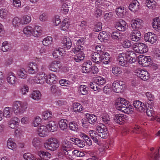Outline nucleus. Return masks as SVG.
I'll return each instance as SVG.
<instances>
[{
	"label": "nucleus",
	"instance_id": "nucleus-1",
	"mask_svg": "<svg viewBox=\"0 0 160 160\" xmlns=\"http://www.w3.org/2000/svg\"><path fill=\"white\" fill-rule=\"evenodd\" d=\"M97 131L99 133L98 134L95 131L92 130L90 131V136L93 142L96 143H98V140L99 137L103 138H106L108 137V132L106 127L103 124L101 125L100 124L96 127Z\"/></svg>",
	"mask_w": 160,
	"mask_h": 160
},
{
	"label": "nucleus",
	"instance_id": "nucleus-2",
	"mask_svg": "<svg viewBox=\"0 0 160 160\" xmlns=\"http://www.w3.org/2000/svg\"><path fill=\"white\" fill-rule=\"evenodd\" d=\"M110 57L108 52H103L101 55L97 52L92 53L90 59L93 62L97 64L102 63L104 64H108L110 62Z\"/></svg>",
	"mask_w": 160,
	"mask_h": 160
},
{
	"label": "nucleus",
	"instance_id": "nucleus-3",
	"mask_svg": "<svg viewBox=\"0 0 160 160\" xmlns=\"http://www.w3.org/2000/svg\"><path fill=\"white\" fill-rule=\"evenodd\" d=\"M115 107L118 110L126 113H129L132 111V106L129 104L128 101L123 98H119L117 99Z\"/></svg>",
	"mask_w": 160,
	"mask_h": 160
},
{
	"label": "nucleus",
	"instance_id": "nucleus-4",
	"mask_svg": "<svg viewBox=\"0 0 160 160\" xmlns=\"http://www.w3.org/2000/svg\"><path fill=\"white\" fill-rule=\"evenodd\" d=\"M28 107V104L27 102L17 101L13 102L12 109L14 113L17 115L25 112Z\"/></svg>",
	"mask_w": 160,
	"mask_h": 160
},
{
	"label": "nucleus",
	"instance_id": "nucleus-5",
	"mask_svg": "<svg viewBox=\"0 0 160 160\" xmlns=\"http://www.w3.org/2000/svg\"><path fill=\"white\" fill-rule=\"evenodd\" d=\"M45 148L48 150L54 151L58 149L60 146L59 141L55 138H50L47 140L44 144Z\"/></svg>",
	"mask_w": 160,
	"mask_h": 160
},
{
	"label": "nucleus",
	"instance_id": "nucleus-6",
	"mask_svg": "<svg viewBox=\"0 0 160 160\" xmlns=\"http://www.w3.org/2000/svg\"><path fill=\"white\" fill-rule=\"evenodd\" d=\"M133 49L136 52L143 53L147 52L148 49L147 45L142 43L136 42L132 45Z\"/></svg>",
	"mask_w": 160,
	"mask_h": 160
},
{
	"label": "nucleus",
	"instance_id": "nucleus-7",
	"mask_svg": "<svg viewBox=\"0 0 160 160\" xmlns=\"http://www.w3.org/2000/svg\"><path fill=\"white\" fill-rule=\"evenodd\" d=\"M47 75L42 72L38 73L33 79L34 82L37 84H42L45 82H46Z\"/></svg>",
	"mask_w": 160,
	"mask_h": 160
},
{
	"label": "nucleus",
	"instance_id": "nucleus-8",
	"mask_svg": "<svg viewBox=\"0 0 160 160\" xmlns=\"http://www.w3.org/2000/svg\"><path fill=\"white\" fill-rule=\"evenodd\" d=\"M73 52L75 53L76 52L78 53L76 54L74 58V60L77 62H80L82 61L85 58V55L83 50H82L79 48H73Z\"/></svg>",
	"mask_w": 160,
	"mask_h": 160
},
{
	"label": "nucleus",
	"instance_id": "nucleus-9",
	"mask_svg": "<svg viewBox=\"0 0 160 160\" xmlns=\"http://www.w3.org/2000/svg\"><path fill=\"white\" fill-rule=\"evenodd\" d=\"M125 87L124 82L122 81H114L112 84V88L114 92L119 93Z\"/></svg>",
	"mask_w": 160,
	"mask_h": 160
},
{
	"label": "nucleus",
	"instance_id": "nucleus-10",
	"mask_svg": "<svg viewBox=\"0 0 160 160\" xmlns=\"http://www.w3.org/2000/svg\"><path fill=\"white\" fill-rule=\"evenodd\" d=\"M61 67L60 62L59 61H54L49 64L48 68L52 71L57 72L59 71Z\"/></svg>",
	"mask_w": 160,
	"mask_h": 160
},
{
	"label": "nucleus",
	"instance_id": "nucleus-11",
	"mask_svg": "<svg viewBox=\"0 0 160 160\" xmlns=\"http://www.w3.org/2000/svg\"><path fill=\"white\" fill-rule=\"evenodd\" d=\"M72 146V144L68 141L64 140L62 142V149L63 150L65 155H68V151L71 150Z\"/></svg>",
	"mask_w": 160,
	"mask_h": 160
},
{
	"label": "nucleus",
	"instance_id": "nucleus-12",
	"mask_svg": "<svg viewBox=\"0 0 160 160\" xmlns=\"http://www.w3.org/2000/svg\"><path fill=\"white\" fill-rule=\"evenodd\" d=\"M157 37L151 32H148L144 35V40L146 42L153 44L157 40Z\"/></svg>",
	"mask_w": 160,
	"mask_h": 160
},
{
	"label": "nucleus",
	"instance_id": "nucleus-13",
	"mask_svg": "<svg viewBox=\"0 0 160 160\" xmlns=\"http://www.w3.org/2000/svg\"><path fill=\"white\" fill-rule=\"evenodd\" d=\"M135 73L136 76L144 81L149 79V73L147 71L138 69L135 71Z\"/></svg>",
	"mask_w": 160,
	"mask_h": 160
},
{
	"label": "nucleus",
	"instance_id": "nucleus-14",
	"mask_svg": "<svg viewBox=\"0 0 160 160\" xmlns=\"http://www.w3.org/2000/svg\"><path fill=\"white\" fill-rule=\"evenodd\" d=\"M17 78L15 74L12 72H10L8 74L7 80L10 85L15 86L17 84Z\"/></svg>",
	"mask_w": 160,
	"mask_h": 160
},
{
	"label": "nucleus",
	"instance_id": "nucleus-15",
	"mask_svg": "<svg viewBox=\"0 0 160 160\" xmlns=\"http://www.w3.org/2000/svg\"><path fill=\"white\" fill-rule=\"evenodd\" d=\"M125 55L122 53L119 54L117 58V62L118 64L123 67H127L128 65V60L125 57Z\"/></svg>",
	"mask_w": 160,
	"mask_h": 160
},
{
	"label": "nucleus",
	"instance_id": "nucleus-16",
	"mask_svg": "<svg viewBox=\"0 0 160 160\" xmlns=\"http://www.w3.org/2000/svg\"><path fill=\"white\" fill-rule=\"evenodd\" d=\"M130 35L131 39L134 41L138 42L141 38L140 32L137 30H133L131 32Z\"/></svg>",
	"mask_w": 160,
	"mask_h": 160
},
{
	"label": "nucleus",
	"instance_id": "nucleus-17",
	"mask_svg": "<svg viewBox=\"0 0 160 160\" xmlns=\"http://www.w3.org/2000/svg\"><path fill=\"white\" fill-rule=\"evenodd\" d=\"M133 105L134 108L140 112H143L145 111L146 107L143 103L139 100H136L133 102Z\"/></svg>",
	"mask_w": 160,
	"mask_h": 160
},
{
	"label": "nucleus",
	"instance_id": "nucleus-18",
	"mask_svg": "<svg viewBox=\"0 0 160 160\" xmlns=\"http://www.w3.org/2000/svg\"><path fill=\"white\" fill-rule=\"evenodd\" d=\"M39 157L37 159L39 160H48L52 157L51 154L49 152L40 151L38 153Z\"/></svg>",
	"mask_w": 160,
	"mask_h": 160
},
{
	"label": "nucleus",
	"instance_id": "nucleus-19",
	"mask_svg": "<svg viewBox=\"0 0 160 160\" xmlns=\"http://www.w3.org/2000/svg\"><path fill=\"white\" fill-rule=\"evenodd\" d=\"M48 131V127L44 125L41 126L38 130V135L40 137H42L47 136Z\"/></svg>",
	"mask_w": 160,
	"mask_h": 160
},
{
	"label": "nucleus",
	"instance_id": "nucleus-20",
	"mask_svg": "<svg viewBox=\"0 0 160 160\" xmlns=\"http://www.w3.org/2000/svg\"><path fill=\"white\" fill-rule=\"evenodd\" d=\"M92 62L89 60L84 62L82 66V69L83 73H88L91 72Z\"/></svg>",
	"mask_w": 160,
	"mask_h": 160
},
{
	"label": "nucleus",
	"instance_id": "nucleus-21",
	"mask_svg": "<svg viewBox=\"0 0 160 160\" xmlns=\"http://www.w3.org/2000/svg\"><path fill=\"white\" fill-rule=\"evenodd\" d=\"M38 71L37 66L35 62H32L30 63L28 68V72L30 74H33Z\"/></svg>",
	"mask_w": 160,
	"mask_h": 160
},
{
	"label": "nucleus",
	"instance_id": "nucleus-22",
	"mask_svg": "<svg viewBox=\"0 0 160 160\" xmlns=\"http://www.w3.org/2000/svg\"><path fill=\"white\" fill-rule=\"evenodd\" d=\"M115 26L119 31H124L126 29V22L124 20H121L116 22Z\"/></svg>",
	"mask_w": 160,
	"mask_h": 160
},
{
	"label": "nucleus",
	"instance_id": "nucleus-23",
	"mask_svg": "<svg viewBox=\"0 0 160 160\" xmlns=\"http://www.w3.org/2000/svg\"><path fill=\"white\" fill-rule=\"evenodd\" d=\"M129 9L133 12H135L138 10L139 8V3L137 0L132 1L129 6Z\"/></svg>",
	"mask_w": 160,
	"mask_h": 160
},
{
	"label": "nucleus",
	"instance_id": "nucleus-24",
	"mask_svg": "<svg viewBox=\"0 0 160 160\" xmlns=\"http://www.w3.org/2000/svg\"><path fill=\"white\" fill-rule=\"evenodd\" d=\"M63 47L65 49H69L72 46L71 39L68 37H65L62 40Z\"/></svg>",
	"mask_w": 160,
	"mask_h": 160
},
{
	"label": "nucleus",
	"instance_id": "nucleus-25",
	"mask_svg": "<svg viewBox=\"0 0 160 160\" xmlns=\"http://www.w3.org/2000/svg\"><path fill=\"white\" fill-rule=\"evenodd\" d=\"M152 26L153 28L158 32L160 31V17L153 19Z\"/></svg>",
	"mask_w": 160,
	"mask_h": 160
},
{
	"label": "nucleus",
	"instance_id": "nucleus-26",
	"mask_svg": "<svg viewBox=\"0 0 160 160\" xmlns=\"http://www.w3.org/2000/svg\"><path fill=\"white\" fill-rule=\"evenodd\" d=\"M32 144L33 146L36 149H39L42 146L41 139L39 138H34L32 140Z\"/></svg>",
	"mask_w": 160,
	"mask_h": 160
},
{
	"label": "nucleus",
	"instance_id": "nucleus-27",
	"mask_svg": "<svg viewBox=\"0 0 160 160\" xmlns=\"http://www.w3.org/2000/svg\"><path fill=\"white\" fill-rule=\"evenodd\" d=\"M142 21L140 19H137L132 20L131 22L132 28L134 29H138L140 28Z\"/></svg>",
	"mask_w": 160,
	"mask_h": 160
},
{
	"label": "nucleus",
	"instance_id": "nucleus-28",
	"mask_svg": "<svg viewBox=\"0 0 160 160\" xmlns=\"http://www.w3.org/2000/svg\"><path fill=\"white\" fill-rule=\"evenodd\" d=\"M17 74L18 78L22 79H25L28 76L27 72L23 68L19 69L17 72Z\"/></svg>",
	"mask_w": 160,
	"mask_h": 160
},
{
	"label": "nucleus",
	"instance_id": "nucleus-29",
	"mask_svg": "<svg viewBox=\"0 0 160 160\" xmlns=\"http://www.w3.org/2000/svg\"><path fill=\"white\" fill-rule=\"evenodd\" d=\"M12 24L13 26L18 28L21 25H23L22 19L18 17H15L12 21Z\"/></svg>",
	"mask_w": 160,
	"mask_h": 160
},
{
	"label": "nucleus",
	"instance_id": "nucleus-30",
	"mask_svg": "<svg viewBox=\"0 0 160 160\" xmlns=\"http://www.w3.org/2000/svg\"><path fill=\"white\" fill-rule=\"evenodd\" d=\"M7 146L10 149L15 150L17 148L16 144L14 141V139L12 138H9L7 142Z\"/></svg>",
	"mask_w": 160,
	"mask_h": 160
},
{
	"label": "nucleus",
	"instance_id": "nucleus-31",
	"mask_svg": "<svg viewBox=\"0 0 160 160\" xmlns=\"http://www.w3.org/2000/svg\"><path fill=\"white\" fill-rule=\"evenodd\" d=\"M47 127L49 131L54 132L57 130V126L55 122L53 121H49Z\"/></svg>",
	"mask_w": 160,
	"mask_h": 160
},
{
	"label": "nucleus",
	"instance_id": "nucleus-32",
	"mask_svg": "<svg viewBox=\"0 0 160 160\" xmlns=\"http://www.w3.org/2000/svg\"><path fill=\"white\" fill-rule=\"evenodd\" d=\"M85 115L87 118V122L93 124L96 122L97 118L94 114L87 113Z\"/></svg>",
	"mask_w": 160,
	"mask_h": 160
},
{
	"label": "nucleus",
	"instance_id": "nucleus-33",
	"mask_svg": "<svg viewBox=\"0 0 160 160\" xmlns=\"http://www.w3.org/2000/svg\"><path fill=\"white\" fill-rule=\"evenodd\" d=\"M126 12L124 7H120L116 10V14L120 18H123L125 16Z\"/></svg>",
	"mask_w": 160,
	"mask_h": 160
},
{
	"label": "nucleus",
	"instance_id": "nucleus-34",
	"mask_svg": "<svg viewBox=\"0 0 160 160\" xmlns=\"http://www.w3.org/2000/svg\"><path fill=\"white\" fill-rule=\"evenodd\" d=\"M53 39L51 37H48L44 38L42 41V43L45 46L49 47L52 44Z\"/></svg>",
	"mask_w": 160,
	"mask_h": 160
},
{
	"label": "nucleus",
	"instance_id": "nucleus-35",
	"mask_svg": "<svg viewBox=\"0 0 160 160\" xmlns=\"http://www.w3.org/2000/svg\"><path fill=\"white\" fill-rule=\"evenodd\" d=\"M122 53L125 55V57L128 60L129 62L132 63L134 62V61H132L133 59L132 57V56L134 54L133 51H127L125 53L123 52Z\"/></svg>",
	"mask_w": 160,
	"mask_h": 160
},
{
	"label": "nucleus",
	"instance_id": "nucleus-36",
	"mask_svg": "<svg viewBox=\"0 0 160 160\" xmlns=\"http://www.w3.org/2000/svg\"><path fill=\"white\" fill-rule=\"evenodd\" d=\"M122 53L125 55V57L128 60L129 62L132 63L134 62V61H132L133 59L132 57V56L134 54L133 51H127L125 53L123 52Z\"/></svg>",
	"mask_w": 160,
	"mask_h": 160
},
{
	"label": "nucleus",
	"instance_id": "nucleus-37",
	"mask_svg": "<svg viewBox=\"0 0 160 160\" xmlns=\"http://www.w3.org/2000/svg\"><path fill=\"white\" fill-rule=\"evenodd\" d=\"M42 27L40 26H35L33 29V35L36 37L40 36L42 34Z\"/></svg>",
	"mask_w": 160,
	"mask_h": 160
},
{
	"label": "nucleus",
	"instance_id": "nucleus-38",
	"mask_svg": "<svg viewBox=\"0 0 160 160\" xmlns=\"http://www.w3.org/2000/svg\"><path fill=\"white\" fill-rule=\"evenodd\" d=\"M93 81H94V83H96V84L100 88L102 85L105 84L106 82L105 79L101 77H97Z\"/></svg>",
	"mask_w": 160,
	"mask_h": 160
},
{
	"label": "nucleus",
	"instance_id": "nucleus-39",
	"mask_svg": "<svg viewBox=\"0 0 160 160\" xmlns=\"http://www.w3.org/2000/svg\"><path fill=\"white\" fill-rule=\"evenodd\" d=\"M67 122L68 123V121L66 119H62L59 122V127L61 130H64L68 128Z\"/></svg>",
	"mask_w": 160,
	"mask_h": 160
},
{
	"label": "nucleus",
	"instance_id": "nucleus-40",
	"mask_svg": "<svg viewBox=\"0 0 160 160\" xmlns=\"http://www.w3.org/2000/svg\"><path fill=\"white\" fill-rule=\"evenodd\" d=\"M12 48L11 44L8 41L3 42L2 44L1 50L3 52H6L10 50Z\"/></svg>",
	"mask_w": 160,
	"mask_h": 160
},
{
	"label": "nucleus",
	"instance_id": "nucleus-41",
	"mask_svg": "<svg viewBox=\"0 0 160 160\" xmlns=\"http://www.w3.org/2000/svg\"><path fill=\"white\" fill-rule=\"evenodd\" d=\"M156 2L154 0H147L146 4L149 9L152 10L155 9Z\"/></svg>",
	"mask_w": 160,
	"mask_h": 160
},
{
	"label": "nucleus",
	"instance_id": "nucleus-42",
	"mask_svg": "<svg viewBox=\"0 0 160 160\" xmlns=\"http://www.w3.org/2000/svg\"><path fill=\"white\" fill-rule=\"evenodd\" d=\"M23 32L27 37H30L33 35V28L31 26H28L25 27L23 29Z\"/></svg>",
	"mask_w": 160,
	"mask_h": 160
},
{
	"label": "nucleus",
	"instance_id": "nucleus-43",
	"mask_svg": "<svg viewBox=\"0 0 160 160\" xmlns=\"http://www.w3.org/2000/svg\"><path fill=\"white\" fill-rule=\"evenodd\" d=\"M79 136L83 139L84 140L85 142L89 146L92 145V142L91 139L89 137L82 132H80L79 134Z\"/></svg>",
	"mask_w": 160,
	"mask_h": 160
},
{
	"label": "nucleus",
	"instance_id": "nucleus-44",
	"mask_svg": "<svg viewBox=\"0 0 160 160\" xmlns=\"http://www.w3.org/2000/svg\"><path fill=\"white\" fill-rule=\"evenodd\" d=\"M30 97L33 99L38 101L40 99L41 94L38 91H35L30 94Z\"/></svg>",
	"mask_w": 160,
	"mask_h": 160
},
{
	"label": "nucleus",
	"instance_id": "nucleus-45",
	"mask_svg": "<svg viewBox=\"0 0 160 160\" xmlns=\"http://www.w3.org/2000/svg\"><path fill=\"white\" fill-rule=\"evenodd\" d=\"M70 25L68 19L65 18L62 22V25L60 26V29L62 30L67 31L69 28Z\"/></svg>",
	"mask_w": 160,
	"mask_h": 160
},
{
	"label": "nucleus",
	"instance_id": "nucleus-46",
	"mask_svg": "<svg viewBox=\"0 0 160 160\" xmlns=\"http://www.w3.org/2000/svg\"><path fill=\"white\" fill-rule=\"evenodd\" d=\"M98 38L101 42L107 40L108 38V33L106 31L101 32L98 35Z\"/></svg>",
	"mask_w": 160,
	"mask_h": 160
},
{
	"label": "nucleus",
	"instance_id": "nucleus-47",
	"mask_svg": "<svg viewBox=\"0 0 160 160\" xmlns=\"http://www.w3.org/2000/svg\"><path fill=\"white\" fill-rule=\"evenodd\" d=\"M46 83L48 84H51L57 79L56 76L53 73H50L46 77Z\"/></svg>",
	"mask_w": 160,
	"mask_h": 160
},
{
	"label": "nucleus",
	"instance_id": "nucleus-48",
	"mask_svg": "<svg viewBox=\"0 0 160 160\" xmlns=\"http://www.w3.org/2000/svg\"><path fill=\"white\" fill-rule=\"evenodd\" d=\"M11 107H5L3 111V116L7 118H10L12 114V112L11 111Z\"/></svg>",
	"mask_w": 160,
	"mask_h": 160
},
{
	"label": "nucleus",
	"instance_id": "nucleus-49",
	"mask_svg": "<svg viewBox=\"0 0 160 160\" xmlns=\"http://www.w3.org/2000/svg\"><path fill=\"white\" fill-rule=\"evenodd\" d=\"M42 118L45 120H49L52 117V112L49 110L43 112L42 114Z\"/></svg>",
	"mask_w": 160,
	"mask_h": 160
},
{
	"label": "nucleus",
	"instance_id": "nucleus-50",
	"mask_svg": "<svg viewBox=\"0 0 160 160\" xmlns=\"http://www.w3.org/2000/svg\"><path fill=\"white\" fill-rule=\"evenodd\" d=\"M86 42V40L83 38H81L78 40L76 42L77 48H81L82 50H83L84 48L83 46Z\"/></svg>",
	"mask_w": 160,
	"mask_h": 160
},
{
	"label": "nucleus",
	"instance_id": "nucleus-51",
	"mask_svg": "<svg viewBox=\"0 0 160 160\" xmlns=\"http://www.w3.org/2000/svg\"><path fill=\"white\" fill-rule=\"evenodd\" d=\"M88 88L87 86L83 85H80L79 88V92L82 95L88 94Z\"/></svg>",
	"mask_w": 160,
	"mask_h": 160
},
{
	"label": "nucleus",
	"instance_id": "nucleus-52",
	"mask_svg": "<svg viewBox=\"0 0 160 160\" xmlns=\"http://www.w3.org/2000/svg\"><path fill=\"white\" fill-rule=\"evenodd\" d=\"M23 158L25 160H37L35 157L30 153H26L23 155Z\"/></svg>",
	"mask_w": 160,
	"mask_h": 160
},
{
	"label": "nucleus",
	"instance_id": "nucleus-53",
	"mask_svg": "<svg viewBox=\"0 0 160 160\" xmlns=\"http://www.w3.org/2000/svg\"><path fill=\"white\" fill-rule=\"evenodd\" d=\"M8 11L5 8H3L0 9V17L3 19H5L7 17Z\"/></svg>",
	"mask_w": 160,
	"mask_h": 160
},
{
	"label": "nucleus",
	"instance_id": "nucleus-54",
	"mask_svg": "<svg viewBox=\"0 0 160 160\" xmlns=\"http://www.w3.org/2000/svg\"><path fill=\"white\" fill-rule=\"evenodd\" d=\"M94 81H93L92 82H91L89 83V86L90 88L93 89L94 91H97L98 92L101 90V88L96 84V83H94Z\"/></svg>",
	"mask_w": 160,
	"mask_h": 160
},
{
	"label": "nucleus",
	"instance_id": "nucleus-55",
	"mask_svg": "<svg viewBox=\"0 0 160 160\" xmlns=\"http://www.w3.org/2000/svg\"><path fill=\"white\" fill-rule=\"evenodd\" d=\"M69 128L70 130L74 131H77L78 129V126L75 121L69 122L68 121Z\"/></svg>",
	"mask_w": 160,
	"mask_h": 160
},
{
	"label": "nucleus",
	"instance_id": "nucleus-56",
	"mask_svg": "<svg viewBox=\"0 0 160 160\" xmlns=\"http://www.w3.org/2000/svg\"><path fill=\"white\" fill-rule=\"evenodd\" d=\"M111 37L113 39L119 40L121 38L122 34L119 31H114L112 33Z\"/></svg>",
	"mask_w": 160,
	"mask_h": 160
},
{
	"label": "nucleus",
	"instance_id": "nucleus-57",
	"mask_svg": "<svg viewBox=\"0 0 160 160\" xmlns=\"http://www.w3.org/2000/svg\"><path fill=\"white\" fill-rule=\"evenodd\" d=\"M51 92L56 95H60L61 94V90L59 89L55 85H53L51 87Z\"/></svg>",
	"mask_w": 160,
	"mask_h": 160
},
{
	"label": "nucleus",
	"instance_id": "nucleus-58",
	"mask_svg": "<svg viewBox=\"0 0 160 160\" xmlns=\"http://www.w3.org/2000/svg\"><path fill=\"white\" fill-rule=\"evenodd\" d=\"M112 73L116 76H118L122 72V69L119 67H114L112 68Z\"/></svg>",
	"mask_w": 160,
	"mask_h": 160
},
{
	"label": "nucleus",
	"instance_id": "nucleus-59",
	"mask_svg": "<svg viewBox=\"0 0 160 160\" xmlns=\"http://www.w3.org/2000/svg\"><path fill=\"white\" fill-rule=\"evenodd\" d=\"M68 5L66 3L63 4L61 7V11L64 14H67L69 11Z\"/></svg>",
	"mask_w": 160,
	"mask_h": 160
},
{
	"label": "nucleus",
	"instance_id": "nucleus-60",
	"mask_svg": "<svg viewBox=\"0 0 160 160\" xmlns=\"http://www.w3.org/2000/svg\"><path fill=\"white\" fill-rule=\"evenodd\" d=\"M102 120L106 124L108 125L110 124V118L108 114H105L102 117Z\"/></svg>",
	"mask_w": 160,
	"mask_h": 160
},
{
	"label": "nucleus",
	"instance_id": "nucleus-61",
	"mask_svg": "<svg viewBox=\"0 0 160 160\" xmlns=\"http://www.w3.org/2000/svg\"><path fill=\"white\" fill-rule=\"evenodd\" d=\"M28 87L26 85H24L20 89V92L22 95H25L27 92H28Z\"/></svg>",
	"mask_w": 160,
	"mask_h": 160
},
{
	"label": "nucleus",
	"instance_id": "nucleus-62",
	"mask_svg": "<svg viewBox=\"0 0 160 160\" xmlns=\"http://www.w3.org/2000/svg\"><path fill=\"white\" fill-rule=\"evenodd\" d=\"M23 24H27L29 23L31 21V17L28 15L24 16L22 19Z\"/></svg>",
	"mask_w": 160,
	"mask_h": 160
},
{
	"label": "nucleus",
	"instance_id": "nucleus-63",
	"mask_svg": "<svg viewBox=\"0 0 160 160\" xmlns=\"http://www.w3.org/2000/svg\"><path fill=\"white\" fill-rule=\"evenodd\" d=\"M122 45L124 48H128L131 46V42L130 40L125 39L122 42Z\"/></svg>",
	"mask_w": 160,
	"mask_h": 160
},
{
	"label": "nucleus",
	"instance_id": "nucleus-64",
	"mask_svg": "<svg viewBox=\"0 0 160 160\" xmlns=\"http://www.w3.org/2000/svg\"><path fill=\"white\" fill-rule=\"evenodd\" d=\"M87 27V22L85 21H82L80 24L78 25L77 26V28L80 30L82 31L84 30Z\"/></svg>",
	"mask_w": 160,
	"mask_h": 160
}]
</instances>
